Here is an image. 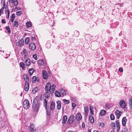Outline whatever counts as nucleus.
<instances>
[{"label":"nucleus","mask_w":132,"mask_h":132,"mask_svg":"<svg viewBox=\"0 0 132 132\" xmlns=\"http://www.w3.org/2000/svg\"><path fill=\"white\" fill-rule=\"evenodd\" d=\"M38 63L40 65H43L44 64V61L42 59H40L38 61Z\"/></svg>","instance_id":"4be33fe9"},{"label":"nucleus","mask_w":132,"mask_h":132,"mask_svg":"<svg viewBox=\"0 0 132 132\" xmlns=\"http://www.w3.org/2000/svg\"><path fill=\"white\" fill-rule=\"evenodd\" d=\"M85 116H87L88 114V112H85Z\"/></svg>","instance_id":"bf43d9fd"},{"label":"nucleus","mask_w":132,"mask_h":132,"mask_svg":"<svg viewBox=\"0 0 132 132\" xmlns=\"http://www.w3.org/2000/svg\"><path fill=\"white\" fill-rule=\"evenodd\" d=\"M23 77L24 80L26 82H28L29 78L28 76L26 74H24L23 75Z\"/></svg>","instance_id":"dca6fc26"},{"label":"nucleus","mask_w":132,"mask_h":132,"mask_svg":"<svg viewBox=\"0 0 132 132\" xmlns=\"http://www.w3.org/2000/svg\"><path fill=\"white\" fill-rule=\"evenodd\" d=\"M88 108L86 106L84 108L85 112H88Z\"/></svg>","instance_id":"4c0bfd02"},{"label":"nucleus","mask_w":132,"mask_h":132,"mask_svg":"<svg viewBox=\"0 0 132 132\" xmlns=\"http://www.w3.org/2000/svg\"><path fill=\"white\" fill-rule=\"evenodd\" d=\"M81 119L82 116L80 113H78L76 114L75 119L77 120H79Z\"/></svg>","instance_id":"1a4fd4ad"},{"label":"nucleus","mask_w":132,"mask_h":132,"mask_svg":"<svg viewBox=\"0 0 132 132\" xmlns=\"http://www.w3.org/2000/svg\"><path fill=\"white\" fill-rule=\"evenodd\" d=\"M22 13V12L21 11H18L16 13V15L18 16L20 15Z\"/></svg>","instance_id":"ea45409f"},{"label":"nucleus","mask_w":132,"mask_h":132,"mask_svg":"<svg viewBox=\"0 0 132 132\" xmlns=\"http://www.w3.org/2000/svg\"><path fill=\"white\" fill-rule=\"evenodd\" d=\"M120 107L122 109H125L126 106V105L125 101L123 100H121L120 101L119 103Z\"/></svg>","instance_id":"39448f33"},{"label":"nucleus","mask_w":132,"mask_h":132,"mask_svg":"<svg viewBox=\"0 0 132 132\" xmlns=\"http://www.w3.org/2000/svg\"><path fill=\"white\" fill-rule=\"evenodd\" d=\"M72 106L73 107V109H74L76 106V104L75 103H72Z\"/></svg>","instance_id":"c03bdc74"},{"label":"nucleus","mask_w":132,"mask_h":132,"mask_svg":"<svg viewBox=\"0 0 132 132\" xmlns=\"http://www.w3.org/2000/svg\"><path fill=\"white\" fill-rule=\"evenodd\" d=\"M31 23L30 22H28L27 23V27H31Z\"/></svg>","instance_id":"2f4dec72"},{"label":"nucleus","mask_w":132,"mask_h":132,"mask_svg":"<svg viewBox=\"0 0 132 132\" xmlns=\"http://www.w3.org/2000/svg\"><path fill=\"white\" fill-rule=\"evenodd\" d=\"M29 47L30 49L32 50H34L36 49V45L33 43H31L29 45Z\"/></svg>","instance_id":"6e6552de"},{"label":"nucleus","mask_w":132,"mask_h":132,"mask_svg":"<svg viewBox=\"0 0 132 132\" xmlns=\"http://www.w3.org/2000/svg\"><path fill=\"white\" fill-rule=\"evenodd\" d=\"M68 132H74L73 131H70V130H69V131H68Z\"/></svg>","instance_id":"0e129e2a"},{"label":"nucleus","mask_w":132,"mask_h":132,"mask_svg":"<svg viewBox=\"0 0 132 132\" xmlns=\"http://www.w3.org/2000/svg\"><path fill=\"white\" fill-rule=\"evenodd\" d=\"M2 22L3 23H5L6 22L5 21L4 19H2Z\"/></svg>","instance_id":"a18cd8bd"},{"label":"nucleus","mask_w":132,"mask_h":132,"mask_svg":"<svg viewBox=\"0 0 132 132\" xmlns=\"http://www.w3.org/2000/svg\"><path fill=\"white\" fill-rule=\"evenodd\" d=\"M110 118L111 120H114V117L113 115L111 114L110 116Z\"/></svg>","instance_id":"c9c22d12"},{"label":"nucleus","mask_w":132,"mask_h":132,"mask_svg":"<svg viewBox=\"0 0 132 132\" xmlns=\"http://www.w3.org/2000/svg\"><path fill=\"white\" fill-rule=\"evenodd\" d=\"M27 66H29L30 64V60L29 59H27L25 61Z\"/></svg>","instance_id":"a211bd4d"},{"label":"nucleus","mask_w":132,"mask_h":132,"mask_svg":"<svg viewBox=\"0 0 132 132\" xmlns=\"http://www.w3.org/2000/svg\"><path fill=\"white\" fill-rule=\"evenodd\" d=\"M63 101L66 104H68L69 103V101L68 100H67L65 99H64L63 100Z\"/></svg>","instance_id":"a19ab883"},{"label":"nucleus","mask_w":132,"mask_h":132,"mask_svg":"<svg viewBox=\"0 0 132 132\" xmlns=\"http://www.w3.org/2000/svg\"><path fill=\"white\" fill-rule=\"evenodd\" d=\"M67 116L65 115L64 116L63 118L62 122V123L63 124H65L67 121Z\"/></svg>","instance_id":"6ab92c4d"},{"label":"nucleus","mask_w":132,"mask_h":132,"mask_svg":"<svg viewBox=\"0 0 132 132\" xmlns=\"http://www.w3.org/2000/svg\"><path fill=\"white\" fill-rule=\"evenodd\" d=\"M93 132H98V131L97 130H94L93 131Z\"/></svg>","instance_id":"e2e57ef3"},{"label":"nucleus","mask_w":132,"mask_h":132,"mask_svg":"<svg viewBox=\"0 0 132 132\" xmlns=\"http://www.w3.org/2000/svg\"><path fill=\"white\" fill-rule=\"evenodd\" d=\"M35 89H34L32 90V92H33L34 91H35V93H36V92H37V90H35Z\"/></svg>","instance_id":"13d9d810"},{"label":"nucleus","mask_w":132,"mask_h":132,"mask_svg":"<svg viewBox=\"0 0 132 132\" xmlns=\"http://www.w3.org/2000/svg\"><path fill=\"white\" fill-rule=\"evenodd\" d=\"M5 4H3V7L0 9V16L2 14H3V10L5 8Z\"/></svg>","instance_id":"412c9836"},{"label":"nucleus","mask_w":132,"mask_h":132,"mask_svg":"<svg viewBox=\"0 0 132 132\" xmlns=\"http://www.w3.org/2000/svg\"><path fill=\"white\" fill-rule=\"evenodd\" d=\"M43 75L44 78L45 79H46L48 77V76L46 72L44 70L43 71Z\"/></svg>","instance_id":"9d476101"},{"label":"nucleus","mask_w":132,"mask_h":132,"mask_svg":"<svg viewBox=\"0 0 132 132\" xmlns=\"http://www.w3.org/2000/svg\"><path fill=\"white\" fill-rule=\"evenodd\" d=\"M55 96L57 97H59L61 95L60 93L57 91L55 92Z\"/></svg>","instance_id":"c756f323"},{"label":"nucleus","mask_w":132,"mask_h":132,"mask_svg":"<svg viewBox=\"0 0 132 132\" xmlns=\"http://www.w3.org/2000/svg\"><path fill=\"white\" fill-rule=\"evenodd\" d=\"M88 132H91V130H90V129H89L88 131Z\"/></svg>","instance_id":"774afa93"},{"label":"nucleus","mask_w":132,"mask_h":132,"mask_svg":"<svg viewBox=\"0 0 132 132\" xmlns=\"http://www.w3.org/2000/svg\"><path fill=\"white\" fill-rule=\"evenodd\" d=\"M37 79L36 77V76L33 77L32 78V82L34 83L35 82L36 80Z\"/></svg>","instance_id":"7c9ffc66"},{"label":"nucleus","mask_w":132,"mask_h":132,"mask_svg":"<svg viewBox=\"0 0 132 132\" xmlns=\"http://www.w3.org/2000/svg\"><path fill=\"white\" fill-rule=\"evenodd\" d=\"M33 57L35 59V60H37V55L36 54H34L33 55Z\"/></svg>","instance_id":"37998d69"},{"label":"nucleus","mask_w":132,"mask_h":132,"mask_svg":"<svg viewBox=\"0 0 132 132\" xmlns=\"http://www.w3.org/2000/svg\"><path fill=\"white\" fill-rule=\"evenodd\" d=\"M121 132H128V130L127 128H123Z\"/></svg>","instance_id":"72a5a7b5"},{"label":"nucleus","mask_w":132,"mask_h":132,"mask_svg":"<svg viewBox=\"0 0 132 132\" xmlns=\"http://www.w3.org/2000/svg\"><path fill=\"white\" fill-rule=\"evenodd\" d=\"M115 126H116L115 123H112V127H115Z\"/></svg>","instance_id":"3c124183"},{"label":"nucleus","mask_w":132,"mask_h":132,"mask_svg":"<svg viewBox=\"0 0 132 132\" xmlns=\"http://www.w3.org/2000/svg\"><path fill=\"white\" fill-rule=\"evenodd\" d=\"M90 110V113L91 114L93 115L94 114L93 113V110Z\"/></svg>","instance_id":"09e8293b"},{"label":"nucleus","mask_w":132,"mask_h":132,"mask_svg":"<svg viewBox=\"0 0 132 132\" xmlns=\"http://www.w3.org/2000/svg\"><path fill=\"white\" fill-rule=\"evenodd\" d=\"M75 81L76 82V79H73L72 80V82H73L74 81Z\"/></svg>","instance_id":"864d4df0"},{"label":"nucleus","mask_w":132,"mask_h":132,"mask_svg":"<svg viewBox=\"0 0 132 132\" xmlns=\"http://www.w3.org/2000/svg\"><path fill=\"white\" fill-rule=\"evenodd\" d=\"M47 101L46 98H45L44 100V105L46 110L47 108Z\"/></svg>","instance_id":"aec40b11"},{"label":"nucleus","mask_w":132,"mask_h":132,"mask_svg":"<svg viewBox=\"0 0 132 132\" xmlns=\"http://www.w3.org/2000/svg\"><path fill=\"white\" fill-rule=\"evenodd\" d=\"M31 62L32 63H33V64H34L35 63V62H34V60H32L31 61Z\"/></svg>","instance_id":"052dcab7"},{"label":"nucleus","mask_w":132,"mask_h":132,"mask_svg":"<svg viewBox=\"0 0 132 132\" xmlns=\"http://www.w3.org/2000/svg\"><path fill=\"white\" fill-rule=\"evenodd\" d=\"M29 87V83L28 82H26L24 87V89L26 91L28 90Z\"/></svg>","instance_id":"ddd939ff"},{"label":"nucleus","mask_w":132,"mask_h":132,"mask_svg":"<svg viewBox=\"0 0 132 132\" xmlns=\"http://www.w3.org/2000/svg\"><path fill=\"white\" fill-rule=\"evenodd\" d=\"M30 107L29 103L27 100H25L23 102V107L27 109Z\"/></svg>","instance_id":"20e7f679"},{"label":"nucleus","mask_w":132,"mask_h":132,"mask_svg":"<svg viewBox=\"0 0 132 132\" xmlns=\"http://www.w3.org/2000/svg\"><path fill=\"white\" fill-rule=\"evenodd\" d=\"M119 71L120 72H122L123 71V69L122 68H120L119 69Z\"/></svg>","instance_id":"49530a36"},{"label":"nucleus","mask_w":132,"mask_h":132,"mask_svg":"<svg viewBox=\"0 0 132 132\" xmlns=\"http://www.w3.org/2000/svg\"><path fill=\"white\" fill-rule=\"evenodd\" d=\"M6 30L8 31L9 33H10L11 32V30L10 29V28L8 27H6Z\"/></svg>","instance_id":"e433bc0d"},{"label":"nucleus","mask_w":132,"mask_h":132,"mask_svg":"<svg viewBox=\"0 0 132 132\" xmlns=\"http://www.w3.org/2000/svg\"><path fill=\"white\" fill-rule=\"evenodd\" d=\"M100 113L101 115L102 116H103L105 114L106 111L104 110H101L100 111Z\"/></svg>","instance_id":"c85d7f7f"},{"label":"nucleus","mask_w":132,"mask_h":132,"mask_svg":"<svg viewBox=\"0 0 132 132\" xmlns=\"http://www.w3.org/2000/svg\"><path fill=\"white\" fill-rule=\"evenodd\" d=\"M37 97L34 99L33 102L32 107L34 110L37 112L40 108V101L37 98Z\"/></svg>","instance_id":"f03ea898"},{"label":"nucleus","mask_w":132,"mask_h":132,"mask_svg":"<svg viewBox=\"0 0 132 132\" xmlns=\"http://www.w3.org/2000/svg\"><path fill=\"white\" fill-rule=\"evenodd\" d=\"M116 124L117 126V128H119V129H120V124L119 123V120H117L116 121Z\"/></svg>","instance_id":"bb28decb"},{"label":"nucleus","mask_w":132,"mask_h":132,"mask_svg":"<svg viewBox=\"0 0 132 132\" xmlns=\"http://www.w3.org/2000/svg\"><path fill=\"white\" fill-rule=\"evenodd\" d=\"M128 103L129 107L132 108V98H129L128 100Z\"/></svg>","instance_id":"a878e982"},{"label":"nucleus","mask_w":132,"mask_h":132,"mask_svg":"<svg viewBox=\"0 0 132 132\" xmlns=\"http://www.w3.org/2000/svg\"><path fill=\"white\" fill-rule=\"evenodd\" d=\"M82 127L83 128H85V124L84 123H82Z\"/></svg>","instance_id":"603ef678"},{"label":"nucleus","mask_w":132,"mask_h":132,"mask_svg":"<svg viewBox=\"0 0 132 132\" xmlns=\"http://www.w3.org/2000/svg\"><path fill=\"white\" fill-rule=\"evenodd\" d=\"M27 52V50L26 49H24L23 51V53L25 54Z\"/></svg>","instance_id":"8fccbe9b"},{"label":"nucleus","mask_w":132,"mask_h":132,"mask_svg":"<svg viewBox=\"0 0 132 132\" xmlns=\"http://www.w3.org/2000/svg\"><path fill=\"white\" fill-rule=\"evenodd\" d=\"M29 41V38H27L25 39V42L26 44H28Z\"/></svg>","instance_id":"f704fd0d"},{"label":"nucleus","mask_w":132,"mask_h":132,"mask_svg":"<svg viewBox=\"0 0 132 132\" xmlns=\"http://www.w3.org/2000/svg\"><path fill=\"white\" fill-rule=\"evenodd\" d=\"M14 18H11V21L12 22H13L14 21Z\"/></svg>","instance_id":"4d7b16f0"},{"label":"nucleus","mask_w":132,"mask_h":132,"mask_svg":"<svg viewBox=\"0 0 132 132\" xmlns=\"http://www.w3.org/2000/svg\"><path fill=\"white\" fill-rule=\"evenodd\" d=\"M57 108L58 110H60L61 109V102L60 101L58 100L57 102Z\"/></svg>","instance_id":"9b49d317"},{"label":"nucleus","mask_w":132,"mask_h":132,"mask_svg":"<svg viewBox=\"0 0 132 132\" xmlns=\"http://www.w3.org/2000/svg\"><path fill=\"white\" fill-rule=\"evenodd\" d=\"M6 12H7V18L8 19L9 18L10 16V12L9 10H6Z\"/></svg>","instance_id":"58836bf2"},{"label":"nucleus","mask_w":132,"mask_h":132,"mask_svg":"<svg viewBox=\"0 0 132 132\" xmlns=\"http://www.w3.org/2000/svg\"><path fill=\"white\" fill-rule=\"evenodd\" d=\"M60 92L62 93V95H65L66 94V92L65 90L63 89H61L60 90Z\"/></svg>","instance_id":"b1692460"},{"label":"nucleus","mask_w":132,"mask_h":132,"mask_svg":"<svg viewBox=\"0 0 132 132\" xmlns=\"http://www.w3.org/2000/svg\"><path fill=\"white\" fill-rule=\"evenodd\" d=\"M74 116L73 115H71L70 117L67 122L69 124H70L72 123L74 119Z\"/></svg>","instance_id":"423d86ee"},{"label":"nucleus","mask_w":132,"mask_h":132,"mask_svg":"<svg viewBox=\"0 0 132 132\" xmlns=\"http://www.w3.org/2000/svg\"><path fill=\"white\" fill-rule=\"evenodd\" d=\"M24 41L23 39H21L19 42V44L20 45V47L22 46L23 45Z\"/></svg>","instance_id":"5701e85b"},{"label":"nucleus","mask_w":132,"mask_h":132,"mask_svg":"<svg viewBox=\"0 0 132 132\" xmlns=\"http://www.w3.org/2000/svg\"><path fill=\"white\" fill-rule=\"evenodd\" d=\"M122 113L120 111L118 110H116L115 113L116 115L117 116V119H119V118L120 117L121 115V114Z\"/></svg>","instance_id":"0eeeda50"},{"label":"nucleus","mask_w":132,"mask_h":132,"mask_svg":"<svg viewBox=\"0 0 132 132\" xmlns=\"http://www.w3.org/2000/svg\"><path fill=\"white\" fill-rule=\"evenodd\" d=\"M127 122V119L125 117L123 118L122 119V123L123 125L125 126L126 125Z\"/></svg>","instance_id":"2eb2a0df"},{"label":"nucleus","mask_w":132,"mask_h":132,"mask_svg":"<svg viewBox=\"0 0 132 132\" xmlns=\"http://www.w3.org/2000/svg\"><path fill=\"white\" fill-rule=\"evenodd\" d=\"M20 66L22 68V69L24 70L25 69V64H24L22 62H21L20 63Z\"/></svg>","instance_id":"cd10ccee"},{"label":"nucleus","mask_w":132,"mask_h":132,"mask_svg":"<svg viewBox=\"0 0 132 132\" xmlns=\"http://www.w3.org/2000/svg\"><path fill=\"white\" fill-rule=\"evenodd\" d=\"M31 37H32V39H34V40L35 39V36H34V35L33 36H31Z\"/></svg>","instance_id":"5fc2aeb1"},{"label":"nucleus","mask_w":132,"mask_h":132,"mask_svg":"<svg viewBox=\"0 0 132 132\" xmlns=\"http://www.w3.org/2000/svg\"><path fill=\"white\" fill-rule=\"evenodd\" d=\"M14 26L15 27H17L18 26V22L17 21H15L14 22Z\"/></svg>","instance_id":"473e14b6"},{"label":"nucleus","mask_w":132,"mask_h":132,"mask_svg":"<svg viewBox=\"0 0 132 132\" xmlns=\"http://www.w3.org/2000/svg\"><path fill=\"white\" fill-rule=\"evenodd\" d=\"M55 85H51L50 83L49 82L47 84L45 87V90L47 92H46L45 93V97L47 98H48L50 96V94L48 91H49L50 94L53 93L55 90Z\"/></svg>","instance_id":"f257e3e1"},{"label":"nucleus","mask_w":132,"mask_h":132,"mask_svg":"<svg viewBox=\"0 0 132 132\" xmlns=\"http://www.w3.org/2000/svg\"><path fill=\"white\" fill-rule=\"evenodd\" d=\"M55 103L54 102H52L51 103L50 108L51 110H54L55 107Z\"/></svg>","instance_id":"4468645a"},{"label":"nucleus","mask_w":132,"mask_h":132,"mask_svg":"<svg viewBox=\"0 0 132 132\" xmlns=\"http://www.w3.org/2000/svg\"><path fill=\"white\" fill-rule=\"evenodd\" d=\"M89 119L90 122L91 123H93L94 122V119L93 116L91 115L89 116Z\"/></svg>","instance_id":"f3484780"},{"label":"nucleus","mask_w":132,"mask_h":132,"mask_svg":"<svg viewBox=\"0 0 132 132\" xmlns=\"http://www.w3.org/2000/svg\"><path fill=\"white\" fill-rule=\"evenodd\" d=\"M9 1L12 3H13L15 6H16L18 5V3L17 0H9Z\"/></svg>","instance_id":"f8f14e48"},{"label":"nucleus","mask_w":132,"mask_h":132,"mask_svg":"<svg viewBox=\"0 0 132 132\" xmlns=\"http://www.w3.org/2000/svg\"><path fill=\"white\" fill-rule=\"evenodd\" d=\"M29 72L30 76H31L34 72V70L33 68L30 69L29 70Z\"/></svg>","instance_id":"393cba45"},{"label":"nucleus","mask_w":132,"mask_h":132,"mask_svg":"<svg viewBox=\"0 0 132 132\" xmlns=\"http://www.w3.org/2000/svg\"><path fill=\"white\" fill-rule=\"evenodd\" d=\"M102 126H103L104 125V123H102Z\"/></svg>","instance_id":"680f3d73"},{"label":"nucleus","mask_w":132,"mask_h":132,"mask_svg":"<svg viewBox=\"0 0 132 132\" xmlns=\"http://www.w3.org/2000/svg\"><path fill=\"white\" fill-rule=\"evenodd\" d=\"M93 108V107L92 106H90V110H92V109Z\"/></svg>","instance_id":"6e6d98bb"},{"label":"nucleus","mask_w":132,"mask_h":132,"mask_svg":"<svg viewBox=\"0 0 132 132\" xmlns=\"http://www.w3.org/2000/svg\"><path fill=\"white\" fill-rule=\"evenodd\" d=\"M110 132H115L113 130H112Z\"/></svg>","instance_id":"69168bd1"},{"label":"nucleus","mask_w":132,"mask_h":132,"mask_svg":"<svg viewBox=\"0 0 132 132\" xmlns=\"http://www.w3.org/2000/svg\"><path fill=\"white\" fill-rule=\"evenodd\" d=\"M51 111L50 110H46V113L47 114L48 116H50L51 113Z\"/></svg>","instance_id":"79ce46f5"},{"label":"nucleus","mask_w":132,"mask_h":132,"mask_svg":"<svg viewBox=\"0 0 132 132\" xmlns=\"http://www.w3.org/2000/svg\"><path fill=\"white\" fill-rule=\"evenodd\" d=\"M30 132H37L38 130L35 125L33 123L30 126Z\"/></svg>","instance_id":"7ed1b4c3"},{"label":"nucleus","mask_w":132,"mask_h":132,"mask_svg":"<svg viewBox=\"0 0 132 132\" xmlns=\"http://www.w3.org/2000/svg\"><path fill=\"white\" fill-rule=\"evenodd\" d=\"M15 17V14H13L11 16V18H14Z\"/></svg>","instance_id":"de8ad7c7"},{"label":"nucleus","mask_w":132,"mask_h":132,"mask_svg":"<svg viewBox=\"0 0 132 132\" xmlns=\"http://www.w3.org/2000/svg\"><path fill=\"white\" fill-rule=\"evenodd\" d=\"M24 56L25 57H26L27 56H28V55L26 54H24Z\"/></svg>","instance_id":"338daca9"}]
</instances>
